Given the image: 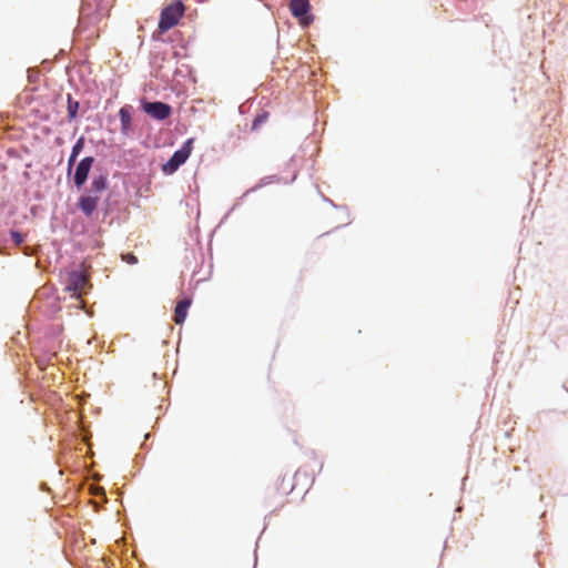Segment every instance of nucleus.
I'll return each instance as SVG.
<instances>
[{
	"label": "nucleus",
	"instance_id": "obj_1",
	"mask_svg": "<svg viewBox=\"0 0 568 568\" xmlns=\"http://www.w3.org/2000/svg\"><path fill=\"white\" fill-rule=\"evenodd\" d=\"M109 173L100 169L93 174L90 185L81 190L82 193L78 197L77 206L85 217L91 219L97 213L103 193L109 189Z\"/></svg>",
	"mask_w": 568,
	"mask_h": 568
},
{
	"label": "nucleus",
	"instance_id": "obj_2",
	"mask_svg": "<svg viewBox=\"0 0 568 568\" xmlns=\"http://www.w3.org/2000/svg\"><path fill=\"white\" fill-rule=\"evenodd\" d=\"M64 290L71 293L72 297L81 298L91 290V283L81 268H74L65 272L63 275Z\"/></svg>",
	"mask_w": 568,
	"mask_h": 568
},
{
	"label": "nucleus",
	"instance_id": "obj_3",
	"mask_svg": "<svg viewBox=\"0 0 568 568\" xmlns=\"http://www.w3.org/2000/svg\"><path fill=\"white\" fill-rule=\"evenodd\" d=\"M184 16V4L180 0H175L166 4L160 13L158 31L160 33H165L173 27H175L179 21Z\"/></svg>",
	"mask_w": 568,
	"mask_h": 568
},
{
	"label": "nucleus",
	"instance_id": "obj_4",
	"mask_svg": "<svg viewBox=\"0 0 568 568\" xmlns=\"http://www.w3.org/2000/svg\"><path fill=\"white\" fill-rule=\"evenodd\" d=\"M140 108L146 115L156 121H164L173 114V108L160 100L149 101L143 98L140 101Z\"/></svg>",
	"mask_w": 568,
	"mask_h": 568
},
{
	"label": "nucleus",
	"instance_id": "obj_5",
	"mask_svg": "<svg viewBox=\"0 0 568 568\" xmlns=\"http://www.w3.org/2000/svg\"><path fill=\"white\" fill-rule=\"evenodd\" d=\"M95 161L93 155H87L77 163L70 180L78 191L85 186Z\"/></svg>",
	"mask_w": 568,
	"mask_h": 568
},
{
	"label": "nucleus",
	"instance_id": "obj_6",
	"mask_svg": "<svg viewBox=\"0 0 568 568\" xmlns=\"http://www.w3.org/2000/svg\"><path fill=\"white\" fill-rule=\"evenodd\" d=\"M288 8L291 14L298 20L303 29L308 28L314 22L310 0H290Z\"/></svg>",
	"mask_w": 568,
	"mask_h": 568
},
{
	"label": "nucleus",
	"instance_id": "obj_7",
	"mask_svg": "<svg viewBox=\"0 0 568 568\" xmlns=\"http://www.w3.org/2000/svg\"><path fill=\"white\" fill-rule=\"evenodd\" d=\"M120 132L125 138H132L136 130V120L134 118V108L131 104H124L119 110Z\"/></svg>",
	"mask_w": 568,
	"mask_h": 568
},
{
	"label": "nucleus",
	"instance_id": "obj_8",
	"mask_svg": "<svg viewBox=\"0 0 568 568\" xmlns=\"http://www.w3.org/2000/svg\"><path fill=\"white\" fill-rule=\"evenodd\" d=\"M194 138L186 139L183 144L173 152V154L170 156L174 162L178 163V165H183L189 158L192 154L193 148H194Z\"/></svg>",
	"mask_w": 568,
	"mask_h": 568
},
{
	"label": "nucleus",
	"instance_id": "obj_9",
	"mask_svg": "<svg viewBox=\"0 0 568 568\" xmlns=\"http://www.w3.org/2000/svg\"><path fill=\"white\" fill-rule=\"evenodd\" d=\"M192 301L189 298H183L176 303L173 313V321L176 325H182L185 322Z\"/></svg>",
	"mask_w": 568,
	"mask_h": 568
},
{
	"label": "nucleus",
	"instance_id": "obj_10",
	"mask_svg": "<svg viewBox=\"0 0 568 568\" xmlns=\"http://www.w3.org/2000/svg\"><path fill=\"white\" fill-rule=\"evenodd\" d=\"M80 102L74 100L71 93L67 94V118L69 122L74 121L79 116Z\"/></svg>",
	"mask_w": 568,
	"mask_h": 568
},
{
	"label": "nucleus",
	"instance_id": "obj_11",
	"mask_svg": "<svg viewBox=\"0 0 568 568\" xmlns=\"http://www.w3.org/2000/svg\"><path fill=\"white\" fill-rule=\"evenodd\" d=\"M278 181H280V178H278L277 175H267V176H264V178H262V179L258 181V183H257L255 186H253V187H251L250 190H247V191L244 193V195H246V194H248V193H251V192H255L256 190H258V189H261V187H263V186H266V185H268V184H271V183L278 182Z\"/></svg>",
	"mask_w": 568,
	"mask_h": 568
},
{
	"label": "nucleus",
	"instance_id": "obj_12",
	"mask_svg": "<svg viewBox=\"0 0 568 568\" xmlns=\"http://www.w3.org/2000/svg\"><path fill=\"white\" fill-rule=\"evenodd\" d=\"M268 113L266 111L258 112L252 121L251 130L256 131L263 123L267 121Z\"/></svg>",
	"mask_w": 568,
	"mask_h": 568
},
{
	"label": "nucleus",
	"instance_id": "obj_13",
	"mask_svg": "<svg viewBox=\"0 0 568 568\" xmlns=\"http://www.w3.org/2000/svg\"><path fill=\"white\" fill-rule=\"evenodd\" d=\"M180 168H181V165H178L176 162H174L171 158H169V160L165 163L162 164V172H163L164 175H172Z\"/></svg>",
	"mask_w": 568,
	"mask_h": 568
},
{
	"label": "nucleus",
	"instance_id": "obj_14",
	"mask_svg": "<svg viewBox=\"0 0 568 568\" xmlns=\"http://www.w3.org/2000/svg\"><path fill=\"white\" fill-rule=\"evenodd\" d=\"M85 146V138L81 135L78 138V140L74 142V144L71 148V154L80 156V154L83 152Z\"/></svg>",
	"mask_w": 568,
	"mask_h": 568
},
{
	"label": "nucleus",
	"instance_id": "obj_15",
	"mask_svg": "<svg viewBox=\"0 0 568 568\" xmlns=\"http://www.w3.org/2000/svg\"><path fill=\"white\" fill-rule=\"evenodd\" d=\"M10 239L14 244H22L26 241V234L19 230L12 229L9 232Z\"/></svg>",
	"mask_w": 568,
	"mask_h": 568
},
{
	"label": "nucleus",
	"instance_id": "obj_16",
	"mask_svg": "<svg viewBox=\"0 0 568 568\" xmlns=\"http://www.w3.org/2000/svg\"><path fill=\"white\" fill-rule=\"evenodd\" d=\"M78 155H74V154H69V158H68V163H67V178L68 180L71 179V175H72V172L77 165V160H78Z\"/></svg>",
	"mask_w": 568,
	"mask_h": 568
},
{
	"label": "nucleus",
	"instance_id": "obj_17",
	"mask_svg": "<svg viewBox=\"0 0 568 568\" xmlns=\"http://www.w3.org/2000/svg\"><path fill=\"white\" fill-rule=\"evenodd\" d=\"M103 204H104V209H103L104 215H108L112 210L111 194L105 196Z\"/></svg>",
	"mask_w": 568,
	"mask_h": 568
},
{
	"label": "nucleus",
	"instance_id": "obj_18",
	"mask_svg": "<svg viewBox=\"0 0 568 568\" xmlns=\"http://www.w3.org/2000/svg\"><path fill=\"white\" fill-rule=\"evenodd\" d=\"M124 261L131 265L138 263V257L133 253H126Z\"/></svg>",
	"mask_w": 568,
	"mask_h": 568
},
{
	"label": "nucleus",
	"instance_id": "obj_19",
	"mask_svg": "<svg viewBox=\"0 0 568 568\" xmlns=\"http://www.w3.org/2000/svg\"><path fill=\"white\" fill-rule=\"evenodd\" d=\"M323 200H324L325 202H328V203H329L332 206H334L335 209H342V210H344V211H346V212H347V206H345V205H336V204H335L331 199H328V197H326V196H324V195H323Z\"/></svg>",
	"mask_w": 568,
	"mask_h": 568
}]
</instances>
